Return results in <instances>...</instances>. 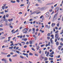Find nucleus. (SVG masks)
<instances>
[{"label": "nucleus", "mask_w": 63, "mask_h": 63, "mask_svg": "<svg viewBox=\"0 0 63 63\" xmlns=\"http://www.w3.org/2000/svg\"><path fill=\"white\" fill-rule=\"evenodd\" d=\"M10 28H13V26H10Z\"/></svg>", "instance_id": "nucleus-55"}, {"label": "nucleus", "mask_w": 63, "mask_h": 63, "mask_svg": "<svg viewBox=\"0 0 63 63\" xmlns=\"http://www.w3.org/2000/svg\"><path fill=\"white\" fill-rule=\"evenodd\" d=\"M29 44V42H27L26 43V45H28V44Z\"/></svg>", "instance_id": "nucleus-52"}, {"label": "nucleus", "mask_w": 63, "mask_h": 63, "mask_svg": "<svg viewBox=\"0 0 63 63\" xmlns=\"http://www.w3.org/2000/svg\"><path fill=\"white\" fill-rule=\"evenodd\" d=\"M53 20H55L56 19H57V18H56V17H54L53 18Z\"/></svg>", "instance_id": "nucleus-15"}, {"label": "nucleus", "mask_w": 63, "mask_h": 63, "mask_svg": "<svg viewBox=\"0 0 63 63\" xmlns=\"http://www.w3.org/2000/svg\"><path fill=\"white\" fill-rule=\"evenodd\" d=\"M49 60H53V58H49Z\"/></svg>", "instance_id": "nucleus-42"}, {"label": "nucleus", "mask_w": 63, "mask_h": 63, "mask_svg": "<svg viewBox=\"0 0 63 63\" xmlns=\"http://www.w3.org/2000/svg\"><path fill=\"white\" fill-rule=\"evenodd\" d=\"M45 61H47V58H45Z\"/></svg>", "instance_id": "nucleus-22"}, {"label": "nucleus", "mask_w": 63, "mask_h": 63, "mask_svg": "<svg viewBox=\"0 0 63 63\" xmlns=\"http://www.w3.org/2000/svg\"><path fill=\"white\" fill-rule=\"evenodd\" d=\"M30 21H32V19H31L29 20Z\"/></svg>", "instance_id": "nucleus-53"}, {"label": "nucleus", "mask_w": 63, "mask_h": 63, "mask_svg": "<svg viewBox=\"0 0 63 63\" xmlns=\"http://www.w3.org/2000/svg\"><path fill=\"white\" fill-rule=\"evenodd\" d=\"M60 40H61L62 42H63V38H61L60 39Z\"/></svg>", "instance_id": "nucleus-63"}, {"label": "nucleus", "mask_w": 63, "mask_h": 63, "mask_svg": "<svg viewBox=\"0 0 63 63\" xmlns=\"http://www.w3.org/2000/svg\"><path fill=\"white\" fill-rule=\"evenodd\" d=\"M57 9V12L58 13V12L59 10V7H58L57 8H56V10Z\"/></svg>", "instance_id": "nucleus-13"}, {"label": "nucleus", "mask_w": 63, "mask_h": 63, "mask_svg": "<svg viewBox=\"0 0 63 63\" xmlns=\"http://www.w3.org/2000/svg\"><path fill=\"white\" fill-rule=\"evenodd\" d=\"M13 48V46H11V47H9V49H12Z\"/></svg>", "instance_id": "nucleus-19"}, {"label": "nucleus", "mask_w": 63, "mask_h": 63, "mask_svg": "<svg viewBox=\"0 0 63 63\" xmlns=\"http://www.w3.org/2000/svg\"><path fill=\"white\" fill-rule=\"evenodd\" d=\"M9 59L10 62H12V59H11V58H9Z\"/></svg>", "instance_id": "nucleus-18"}, {"label": "nucleus", "mask_w": 63, "mask_h": 63, "mask_svg": "<svg viewBox=\"0 0 63 63\" xmlns=\"http://www.w3.org/2000/svg\"><path fill=\"white\" fill-rule=\"evenodd\" d=\"M21 43H24V44H23V45H24V44H25V42H21Z\"/></svg>", "instance_id": "nucleus-56"}, {"label": "nucleus", "mask_w": 63, "mask_h": 63, "mask_svg": "<svg viewBox=\"0 0 63 63\" xmlns=\"http://www.w3.org/2000/svg\"><path fill=\"white\" fill-rule=\"evenodd\" d=\"M35 6H39V5H38V4L37 3L36 4Z\"/></svg>", "instance_id": "nucleus-58"}, {"label": "nucleus", "mask_w": 63, "mask_h": 63, "mask_svg": "<svg viewBox=\"0 0 63 63\" xmlns=\"http://www.w3.org/2000/svg\"><path fill=\"white\" fill-rule=\"evenodd\" d=\"M13 57H16V56H17V55H13L12 56Z\"/></svg>", "instance_id": "nucleus-28"}, {"label": "nucleus", "mask_w": 63, "mask_h": 63, "mask_svg": "<svg viewBox=\"0 0 63 63\" xmlns=\"http://www.w3.org/2000/svg\"><path fill=\"white\" fill-rule=\"evenodd\" d=\"M46 17H48V16H49V13L48 12H47L46 14Z\"/></svg>", "instance_id": "nucleus-5"}, {"label": "nucleus", "mask_w": 63, "mask_h": 63, "mask_svg": "<svg viewBox=\"0 0 63 63\" xmlns=\"http://www.w3.org/2000/svg\"><path fill=\"white\" fill-rule=\"evenodd\" d=\"M4 11L5 13H7V12H8V10H5Z\"/></svg>", "instance_id": "nucleus-46"}, {"label": "nucleus", "mask_w": 63, "mask_h": 63, "mask_svg": "<svg viewBox=\"0 0 63 63\" xmlns=\"http://www.w3.org/2000/svg\"><path fill=\"white\" fill-rule=\"evenodd\" d=\"M2 61H5V63H8V61L7 60L5 59H1Z\"/></svg>", "instance_id": "nucleus-3"}, {"label": "nucleus", "mask_w": 63, "mask_h": 63, "mask_svg": "<svg viewBox=\"0 0 63 63\" xmlns=\"http://www.w3.org/2000/svg\"><path fill=\"white\" fill-rule=\"evenodd\" d=\"M49 52H47V54H46V56H47L48 57V55H49Z\"/></svg>", "instance_id": "nucleus-16"}, {"label": "nucleus", "mask_w": 63, "mask_h": 63, "mask_svg": "<svg viewBox=\"0 0 63 63\" xmlns=\"http://www.w3.org/2000/svg\"><path fill=\"white\" fill-rule=\"evenodd\" d=\"M16 2H17V3H19V0H16Z\"/></svg>", "instance_id": "nucleus-34"}, {"label": "nucleus", "mask_w": 63, "mask_h": 63, "mask_svg": "<svg viewBox=\"0 0 63 63\" xmlns=\"http://www.w3.org/2000/svg\"><path fill=\"white\" fill-rule=\"evenodd\" d=\"M3 18L4 19H5L6 18V16L5 15H4L3 16Z\"/></svg>", "instance_id": "nucleus-33"}, {"label": "nucleus", "mask_w": 63, "mask_h": 63, "mask_svg": "<svg viewBox=\"0 0 63 63\" xmlns=\"http://www.w3.org/2000/svg\"><path fill=\"white\" fill-rule=\"evenodd\" d=\"M23 54L24 55H26V56L27 58H28V54H25L24 53H23Z\"/></svg>", "instance_id": "nucleus-6"}, {"label": "nucleus", "mask_w": 63, "mask_h": 63, "mask_svg": "<svg viewBox=\"0 0 63 63\" xmlns=\"http://www.w3.org/2000/svg\"><path fill=\"white\" fill-rule=\"evenodd\" d=\"M4 38H5V37H3V36H2L1 38V39H4Z\"/></svg>", "instance_id": "nucleus-32"}, {"label": "nucleus", "mask_w": 63, "mask_h": 63, "mask_svg": "<svg viewBox=\"0 0 63 63\" xmlns=\"http://www.w3.org/2000/svg\"><path fill=\"white\" fill-rule=\"evenodd\" d=\"M32 31H35V29L34 28H32Z\"/></svg>", "instance_id": "nucleus-38"}, {"label": "nucleus", "mask_w": 63, "mask_h": 63, "mask_svg": "<svg viewBox=\"0 0 63 63\" xmlns=\"http://www.w3.org/2000/svg\"><path fill=\"white\" fill-rule=\"evenodd\" d=\"M40 48V47L39 46H38V47H37L36 48L37 49V50L39 49V48Z\"/></svg>", "instance_id": "nucleus-12"}, {"label": "nucleus", "mask_w": 63, "mask_h": 63, "mask_svg": "<svg viewBox=\"0 0 63 63\" xmlns=\"http://www.w3.org/2000/svg\"><path fill=\"white\" fill-rule=\"evenodd\" d=\"M3 20L4 21H5V22H8V20L6 19H3Z\"/></svg>", "instance_id": "nucleus-11"}, {"label": "nucleus", "mask_w": 63, "mask_h": 63, "mask_svg": "<svg viewBox=\"0 0 63 63\" xmlns=\"http://www.w3.org/2000/svg\"><path fill=\"white\" fill-rule=\"evenodd\" d=\"M55 29H56V30H57V29H58V28H57V27H55Z\"/></svg>", "instance_id": "nucleus-59"}, {"label": "nucleus", "mask_w": 63, "mask_h": 63, "mask_svg": "<svg viewBox=\"0 0 63 63\" xmlns=\"http://www.w3.org/2000/svg\"><path fill=\"white\" fill-rule=\"evenodd\" d=\"M0 31H2V30H3V29H2L0 28Z\"/></svg>", "instance_id": "nucleus-61"}, {"label": "nucleus", "mask_w": 63, "mask_h": 63, "mask_svg": "<svg viewBox=\"0 0 63 63\" xmlns=\"http://www.w3.org/2000/svg\"><path fill=\"white\" fill-rule=\"evenodd\" d=\"M27 47V46L25 45L24 46V48H26Z\"/></svg>", "instance_id": "nucleus-37"}, {"label": "nucleus", "mask_w": 63, "mask_h": 63, "mask_svg": "<svg viewBox=\"0 0 63 63\" xmlns=\"http://www.w3.org/2000/svg\"><path fill=\"white\" fill-rule=\"evenodd\" d=\"M22 13L21 12H20L18 14H22Z\"/></svg>", "instance_id": "nucleus-45"}, {"label": "nucleus", "mask_w": 63, "mask_h": 63, "mask_svg": "<svg viewBox=\"0 0 63 63\" xmlns=\"http://www.w3.org/2000/svg\"><path fill=\"white\" fill-rule=\"evenodd\" d=\"M20 58H22V59H23L24 58L22 56H20Z\"/></svg>", "instance_id": "nucleus-26"}, {"label": "nucleus", "mask_w": 63, "mask_h": 63, "mask_svg": "<svg viewBox=\"0 0 63 63\" xmlns=\"http://www.w3.org/2000/svg\"><path fill=\"white\" fill-rule=\"evenodd\" d=\"M29 55H33V54L31 53V52H30L29 53Z\"/></svg>", "instance_id": "nucleus-20"}, {"label": "nucleus", "mask_w": 63, "mask_h": 63, "mask_svg": "<svg viewBox=\"0 0 63 63\" xmlns=\"http://www.w3.org/2000/svg\"><path fill=\"white\" fill-rule=\"evenodd\" d=\"M60 45L61 46H63V43H60Z\"/></svg>", "instance_id": "nucleus-43"}, {"label": "nucleus", "mask_w": 63, "mask_h": 63, "mask_svg": "<svg viewBox=\"0 0 63 63\" xmlns=\"http://www.w3.org/2000/svg\"><path fill=\"white\" fill-rule=\"evenodd\" d=\"M20 38H22V35H21L20 36Z\"/></svg>", "instance_id": "nucleus-49"}, {"label": "nucleus", "mask_w": 63, "mask_h": 63, "mask_svg": "<svg viewBox=\"0 0 63 63\" xmlns=\"http://www.w3.org/2000/svg\"><path fill=\"white\" fill-rule=\"evenodd\" d=\"M50 43H51L52 45H53V42H52V38H51L50 39Z\"/></svg>", "instance_id": "nucleus-9"}, {"label": "nucleus", "mask_w": 63, "mask_h": 63, "mask_svg": "<svg viewBox=\"0 0 63 63\" xmlns=\"http://www.w3.org/2000/svg\"><path fill=\"white\" fill-rule=\"evenodd\" d=\"M47 36H48V37L50 36V33H48L47 34Z\"/></svg>", "instance_id": "nucleus-30"}, {"label": "nucleus", "mask_w": 63, "mask_h": 63, "mask_svg": "<svg viewBox=\"0 0 63 63\" xmlns=\"http://www.w3.org/2000/svg\"><path fill=\"white\" fill-rule=\"evenodd\" d=\"M16 52L17 53H20V52H19V51H16Z\"/></svg>", "instance_id": "nucleus-23"}, {"label": "nucleus", "mask_w": 63, "mask_h": 63, "mask_svg": "<svg viewBox=\"0 0 63 63\" xmlns=\"http://www.w3.org/2000/svg\"><path fill=\"white\" fill-rule=\"evenodd\" d=\"M6 17H9V15L8 14H7L6 15Z\"/></svg>", "instance_id": "nucleus-25"}, {"label": "nucleus", "mask_w": 63, "mask_h": 63, "mask_svg": "<svg viewBox=\"0 0 63 63\" xmlns=\"http://www.w3.org/2000/svg\"><path fill=\"white\" fill-rule=\"evenodd\" d=\"M57 13H56V14L54 15V17L57 18Z\"/></svg>", "instance_id": "nucleus-8"}, {"label": "nucleus", "mask_w": 63, "mask_h": 63, "mask_svg": "<svg viewBox=\"0 0 63 63\" xmlns=\"http://www.w3.org/2000/svg\"><path fill=\"white\" fill-rule=\"evenodd\" d=\"M36 14L37 15L38 14H40L41 13V12L39 11V10L35 11H34L31 14V15H32L33 14H36Z\"/></svg>", "instance_id": "nucleus-2"}, {"label": "nucleus", "mask_w": 63, "mask_h": 63, "mask_svg": "<svg viewBox=\"0 0 63 63\" xmlns=\"http://www.w3.org/2000/svg\"><path fill=\"white\" fill-rule=\"evenodd\" d=\"M24 29L25 31H28V28H24Z\"/></svg>", "instance_id": "nucleus-10"}, {"label": "nucleus", "mask_w": 63, "mask_h": 63, "mask_svg": "<svg viewBox=\"0 0 63 63\" xmlns=\"http://www.w3.org/2000/svg\"><path fill=\"white\" fill-rule=\"evenodd\" d=\"M57 5V4H56L54 6V7H56V6Z\"/></svg>", "instance_id": "nucleus-44"}, {"label": "nucleus", "mask_w": 63, "mask_h": 63, "mask_svg": "<svg viewBox=\"0 0 63 63\" xmlns=\"http://www.w3.org/2000/svg\"><path fill=\"white\" fill-rule=\"evenodd\" d=\"M32 50H33V51H35V49H34L33 48H32Z\"/></svg>", "instance_id": "nucleus-41"}, {"label": "nucleus", "mask_w": 63, "mask_h": 63, "mask_svg": "<svg viewBox=\"0 0 63 63\" xmlns=\"http://www.w3.org/2000/svg\"><path fill=\"white\" fill-rule=\"evenodd\" d=\"M39 52V53H40V54H41V53H42V51H41L40 50Z\"/></svg>", "instance_id": "nucleus-48"}, {"label": "nucleus", "mask_w": 63, "mask_h": 63, "mask_svg": "<svg viewBox=\"0 0 63 63\" xmlns=\"http://www.w3.org/2000/svg\"><path fill=\"white\" fill-rule=\"evenodd\" d=\"M24 5L23 4H22L20 5V7H22V6H24Z\"/></svg>", "instance_id": "nucleus-40"}, {"label": "nucleus", "mask_w": 63, "mask_h": 63, "mask_svg": "<svg viewBox=\"0 0 63 63\" xmlns=\"http://www.w3.org/2000/svg\"><path fill=\"white\" fill-rule=\"evenodd\" d=\"M37 1L40 3H42V1L40 0H37Z\"/></svg>", "instance_id": "nucleus-21"}, {"label": "nucleus", "mask_w": 63, "mask_h": 63, "mask_svg": "<svg viewBox=\"0 0 63 63\" xmlns=\"http://www.w3.org/2000/svg\"><path fill=\"white\" fill-rule=\"evenodd\" d=\"M54 23H52V25H51V26L52 27H53L54 26H53V24H54Z\"/></svg>", "instance_id": "nucleus-50"}, {"label": "nucleus", "mask_w": 63, "mask_h": 63, "mask_svg": "<svg viewBox=\"0 0 63 63\" xmlns=\"http://www.w3.org/2000/svg\"><path fill=\"white\" fill-rule=\"evenodd\" d=\"M47 38L48 39V40H49V39H50V37H47Z\"/></svg>", "instance_id": "nucleus-51"}, {"label": "nucleus", "mask_w": 63, "mask_h": 63, "mask_svg": "<svg viewBox=\"0 0 63 63\" xmlns=\"http://www.w3.org/2000/svg\"><path fill=\"white\" fill-rule=\"evenodd\" d=\"M10 56H11V55H8L7 56V57H10Z\"/></svg>", "instance_id": "nucleus-24"}, {"label": "nucleus", "mask_w": 63, "mask_h": 63, "mask_svg": "<svg viewBox=\"0 0 63 63\" xmlns=\"http://www.w3.org/2000/svg\"><path fill=\"white\" fill-rule=\"evenodd\" d=\"M3 5H4L2 7V9H3V10H4V8L6 7V4H3Z\"/></svg>", "instance_id": "nucleus-7"}, {"label": "nucleus", "mask_w": 63, "mask_h": 63, "mask_svg": "<svg viewBox=\"0 0 63 63\" xmlns=\"http://www.w3.org/2000/svg\"><path fill=\"white\" fill-rule=\"evenodd\" d=\"M18 29H17L16 31H15V32H13L12 33V34H14V33H15L16 32H17V31H18Z\"/></svg>", "instance_id": "nucleus-17"}, {"label": "nucleus", "mask_w": 63, "mask_h": 63, "mask_svg": "<svg viewBox=\"0 0 63 63\" xmlns=\"http://www.w3.org/2000/svg\"><path fill=\"white\" fill-rule=\"evenodd\" d=\"M39 9L40 10V11H43L44 10H45V7H44L42 8H40V7H38Z\"/></svg>", "instance_id": "nucleus-4"}, {"label": "nucleus", "mask_w": 63, "mask_h": 63, "mask_svg": "<svg viewBox=\"0 0 63 63\" xmlns=\"http://www.w3.org/2000/svg\"><path fill=\"white\" fill-rule=\"evenodd\" d=\"M1 14H4V12H1Z\"/></svg>", "instance_id": "nucleus-60"}, {"label": "nucleus", "mask_w": 63, "mask_h": 63, "mask_svg": "<svg viewBox=\"0 0 63 63\" xmlns=\"http://www.w3.org/2000/svg\"><path fill=\"white\" fill-rule=\"evenodd\" d=\"M58 42H56V45H57V46H58Z\"/></svg>", "instance_id": "nucleus-31"}, {"label": "nucleus", "mask_w": 63, "mask_h": 63, "mask_svg": "<svg viewBox=\"0 0 63 63\" xmlns=\"http://www.w3.org/2000/svg\"><path fill=\"white\" fill-rule=\"evenodd\" d=\"M59 36V34L58 33H56L55 34V42H57V40L58 39Z\"/></svg>", "instance_id": "nucleus-1"}, {"label": "nucleus", "mask_w": 63, "mask_h": 63, "mask_svg": "<svg viewBox=\"0 0 63 63\" xmlns=\"http://www.w3.org/2000/svg\"><path fill=\"white\" fill-rule=\"evenodd\" d=\"M58 31H56V32H55V33H57L58 32Z\"/></svg>", "instance_id": "nucleus-29"}, {"label": "nucleus", "mask_w": 63, "mask_h": 63, "mask_svg": "<svg viewBox=\"0 0 63 63\" xmlns=\"http://www.w3.org/2000/svg\"><path fill=\"white\" fill-rule=\"evenodd\" d=\"M29 5H30V4H29L27 6V9H28V8H29Z\"/></svg>", "instance_id": "nucleus-39"}, {"label": "nucleus", "mask_w": 63, "mask_h": 63, "mask_svg": "<svg viewBox=\"0 0 63 63\" xmlns=\"http://www.w3.org/2000/svg\"><path fill=\"white\" fill-rule=\"evenodd\" d=\"M51 37H52V39H54V35H51Z\"/></svg>", "instance_id": "nucleus-14"}, {"label": "nucleus", "mask_w": 63, "mask_h": 63, "mask_svg": "<svg viewBox=\"0 0 63 63\" xmlns=\"http://www.w3.org/2000/svg\"><path fill=\"white\" fill-rule=\"evenodd\" d=\"M12 23L10 22V23L9 24V26H11V24H12Z\"/></svg>", "instance_id": "nucleus-47"}, {"label": "nucleus", "mask_w": 63, "mask_h": 63, "mask_svg": "<svg viewBox=\"0 0 63 63\" xmlns=\"http://www.w3.org/2000/svg\"><path fill=\"white\" fill-rule=\"evenodd\" d=\"M3 27V24H1L0 25V27Z\"/></svg>", "instance_id": "nucleus-57"}, {"label": "nucleus", "mask_w": 63, "mask_h": 63, "mask_svg": "<svg viewBox=\"0 0 63 63\" xmlns=\"http://www.w3.org/2000/svg\"><path fill=\"white\" fill-rule=\"evenodd\" d=\"M32 41H30L29 42V43L30 44H32Z\"/></svg>", "instance_id": "nucleus-27"}, {"label": "nucleus", "mask_w": 63, "mask_h": 63, "mask_svg": "<svg viewBox=\"0 0 63 63\" xmlns=\"http://www.w3.org/2000/svg\"><path fill=\"white\" fill-rule=\"evenodd\" d=\"M57 25L58 27L59 26V23H58L57 24Z\"/></svg>", "instance_id": "nucleus-35"}, {"label": "nucleus", "mask_w": 63, "mask_h": 63, "mask_svg": "<svg viewBox=\"0 0 63 63\" xmlns=\"http://www.w3.org/2000/svg\"><path fill=\"white\" fill-rule=\"evenodd\" d=\"M14 45V44L13 43H12L10 45V46H13Z\"/></svg>", "instance_id": "nucleus-62"}, {"label": "nucleus", "mask_w": 63, "mask_h": 63, "mask_svg": "<svg viewBox=\"0 0 63 63\" xmlns=\"http://www.w3.org/2000/svg\"><path fill=\"white\" fill-rule=\"evenodd\" d=\"M16 46H15L13 48H14V49H16Z\"/></svg>", "instance_id": "nucleus-36"}, {"label": "nucleus", "mask_w": 63, "mask_h": 63, "mask_svg": "<svg viewBox=\"0 0 63 63\" xmlns=\"http://www.w3.org/2000/svg\"><path fill=\"white\" fill-rule=\"evenodd\" d=\"M48 61H46L45 62V63H48Z\"/></svg>", "instance_id": "nucleus-64"}, {"label": "nucleus", "mask_w": 63, "mask_h": 63, "mask_svg": "<svg viewBox=\"0 0 63 63\" xmlns=\"http://www.w3.org/2000/svg\"><path fill=\"white\" fill-rule=\"evenodd\" d=\"M14 31H15V30L13 29V30H12V31H11V32H14Z\"/></svg>", "instance_id": "nucleus-54"}]
</instances>
